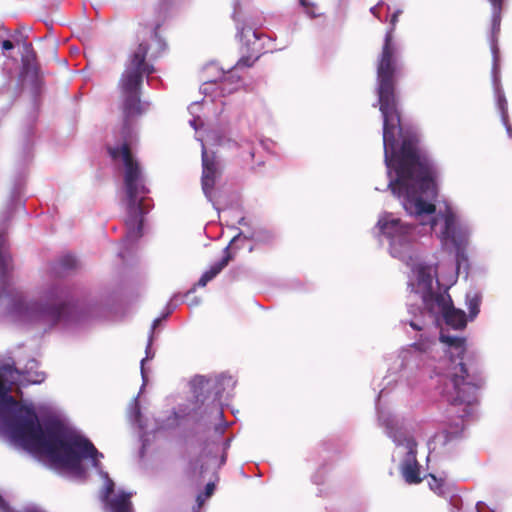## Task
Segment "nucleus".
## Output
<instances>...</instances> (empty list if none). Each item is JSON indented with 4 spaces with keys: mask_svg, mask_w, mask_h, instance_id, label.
<instances>
[{
    "mask_svg": "<svg viewBox=\"0 0 512 512\" xmlns=\"http://www.w3.org/2000/svg\"><path fill=\"white\" fill-rule=\"evenodd\" d=\"M481 295L478 293L469 294L466 297V304L469 311V318L473 320L480 312Z\"/></svg>",
    "mask_w": 512,
    "mask_h": 512,
    "instance_id": "18",
    "label": "nucleus"
},
{
    "mask_svg": "<svg viewBox=\"0 0 512 512\" xmlns=\"http://www.w3.org/2000/svg\"><path fill=\"white\" fill-rule=\"evenodd\" d=\"M492 5V25L493 29H499L501 22V12L503 0H488Z\"/></svg>",
    "mask_w": 512,
    "mask_h": 512,
    "instance_id": "19",
    "label": "nucleus"
},
{
    "mask_svg": "<svg viewBox=\"0 0 512 512\" xmlns=\"http://www.w3.org/2000/svg\"><path fill=\"white\" fill-rule=\"evenodd\" d=\"M78 266V262L73 255L67 254L59 259L57 263H55L52 268V274L55 276L61 275L63 272L71 271L76 269Z\"/></svg>",
    "mask_w": 512,
    "mask_h": 512,
    "instance_id": "16",
    "label": "nucleus"
},
{
    "mask_svg": "<svg viewBox=\"0 0 512 512\" xmlns=\"http://www.w3.org/2000/svg\"><path fill=\"white\" fill-rule=\"evenodd\" d=\"M3 50H11L14 48V44L10 40H4L1 44Z\"/></svg>",
    "mask_w": 512,
    "mask_h": 512,
    "instance_id": "27",
    "label": "nucleus"
},
{
    "mask_svg": "<svg viewBox=\"0 0 512 512\" xmlns=\"http://www.w3.org/2000/svg\"><path fill=\"white\" fill-rule=\"evenodd\" d=\"M108 153L112 159L121 158L124 164V185L127 195V216L125 226L126 238L136 240L142 236L144 201L143 195L149 192L146 188L139 163L134 159L130 145L123 143L121 146L109 147Z\"/></svg>",
    "mask_w": 512,
    "mask_h": 512,
    "instance_id": "4",
    "label": "nucleus"
},
{
    "mask_svg": "<svg viewBox=\"0 0 512 512\" xmlns=\"http://www.w3.org/2000/svg\"><path fill=\"white\" fill-rule=\"evenodd\" d=\"M299 1H300L301 5H303V6H306V5H307V3H306V1H305V0H299Z\"/></svg>",
    "mask_w": 512,
    "mask_h": 512,
    "instance_id": "38",
    "label": "nucleus"
},
{
    "mask_svg": "<svg viewBox=\"0 0 512 512\" xmlns=\"http://www.w3.org/2000/svg\"><path fill=\"white\" fill-rule=\"evenodd\" d=\"M216 429H217L220 433H222V432L224 431V428H223V427H221V426L217 427Z\"/></svg>",
    "mask_w": 512,
    "mask_h": 512,
    "instance_id": "37",
    "label": "nucleus"
},
{
    "mask_svg": "<svg viewBox=\"0 0 512 512\" xmlns=\"http://www.w3.org/2000/svg\"><path fill=\"white\" fill-rule=\"evenodd\" d=\"M402 10H396L390 18L381 54L377 64L378 99L383 116V145L385 163L394 169L396 178L388 187L398 197H403V207L410 215L433 214L436 206L423 199L437 196V169L412 138L403 139L400 148L395 149V129L400 126V113L395 93L398 71L396 46L393 42L398 18Z\"/></svg>",
    "mask_w": 512,
    "mask_h": 512,
    "instance_id": "1",
    "label": "nucleus"
},
{
    "mask_svg": "<svg viewBox=\"0 0 512 512\" xmlns=\"http://www.w3.org/2000/svg\"><path fill=\"white\" fill-rule=\"evenodd\" d=\"M239 239H240V236H239V235H238V236H236V237H234V238L232 239V241H231V244L236 243Z\"/></svg>",
    "mask_w": 512,
    "mask_h": 512,
    "instance_id": "36",
    "label": "nucleus"
},
{
    "mask_svg": "<svg viewBox=\"0 0 512 512\" xmlns=\"http://www.w3.org/2000/svg\"><path fill=\"white\" fill-rule=\"evenodd\" d=\"M499 105H500V108L501 110L504 112L505 110V105H506V100L504 97H500L499 98Z\"/></svg>",
    "mask_w": 512,
    "mask_h": 512,
    "instance_id": "32",
    "label": "nucleus"
},
{
    "mask_svg": "<svg viewBox=\"0 0 512 512\" xmlns=\"http://www.w3.org/2000/svg\"><path fill=\"white\" fill-rule=\"evenodd\" d=\"M219 164L216 160L215 155H208L205 148L202 150V177L201 184L203 192L206 196H210L217 177L220 175Z\"/></svg>",
    "mask_w": 512,
    "mask_h": 512,
    "instance_id": "9",
    "label": "nucleus"
},
{
    "mask_svg": "<svg viewBox=\"0 0 512 512\" xmlns=\"http://www.w3.org/2000/svg\"><path fill=\"white\" fill-rule=\"evenodd\" d=\"M214 489H215V485H214V483H208V484L206 485V487H205V495H206L207 497H210V496L213 494Z\"/></svg>",
    "mask_w": 512,
    "mask_h": 512,
    "instance_id": "26",
    "label": "nucleus"
},
{
    "mask_svg": "<svg viewBox=\"0 0 512 512\" xmlns=\"http://www.w3.org/2000/svg\"><path fill=\"white\" fill-rule=\"evenodd\" d=\"M6 508H7V504L4 501V499L2 498V496L0 495V509L6 510Z\"/></svg>",
    "mask_w": 512,
    "mask_h": 512,
    "instance_id": "34",
    "label": "nucleus"
},
{
    "mask_svg": "<svg viewBox=\"0 0 512 512\" xmlns=\"http://www.w3.org/2000/svg\"><path fill=\"white\" fill-rule=\"evenodd\" d=\"M422 302L424 309L429 314L436 316L444 313L452 299L447 291L435 292L433 289H429V291H423Z\"/></svg>",
    "mask_w": 512,
    "mask_h": 512,
    "instance_id": "10",
    "label": "nucleus"
},
{
    "mask_svg": "<svg viewBox=\"0 0 512 512\" xmlns=\"http://www.w3.org/2000/svg\"><path fill=\"white\" fill-rule=\"evenodd\" d=\"M428 483H429L430 488L434 492H436L438 494L443 493L444 481L442 479H437L434 475H430V481Z\"/></svg>",
    "mask_w": 512,
    "mask_h": 512,
    "instance_id": "23",
    "label": "nucleus"
},
{
    "mask_svg": "<svg viewBox=\"0 0 512 512\" xmlns=\"http://www.w3.org/2000/svg\"><path fill=\"white\" fill-rule=\"evenodd\" d=\"M10 386L5 387V394H0V402L6 406L14 407L18 405L17 400L9 394Z\"/></svg>",
    "mask_w": 512,
    "mask_h": 512,
    "instance_id": "22",
    "label": "nucleus"
},
{
    "mask_svg": "<svg viewBox=\"0 0 512 512\" xmlns=\"http://www.w3.org/2000/svg\"><path fill=\"white\" fill-rule=\"evenodd\" d=\"M149 49L148 43H139L130 54L119 79L118 85L123 98L122 111L126 122L142 114L140 93L143 78L155 72L153 65L146 62Z\"/></svg>",
    "mask_w": 512,
    "mask_h": 512,
    "instance_id": "5",
    "label": "nucleus"
},
{
    "mask_svg": "<svg viewBox=\"0 0 512 512\" xmlns=\"http://www.w3.org/2000/svg\"><path fill=\"white\" fill-rule=\"evenodd\" d=\"M439 339L442 343L454 348L457 357L460 358V362L452 367L448 376L442 392L443 397L451 406H464L462 414L440 434L443 437V443L446 444L461 436L464 430L463 418L470 414L469 407L478 403L479 391L483 388L485 381L476 363L463 361V355L466 352L465 338L441 333Z\"/></svg>",
    "mask_w": 512,
    "mask_h": 512,
    "instance_id": "3",
    "label": "nucleus"
},
{
    "mask_svg": "<svg viewBox=\"0 0 512 512\" xmlns=\"http://www.w3.org/2000/svg\"><path fill=\"white\" fill-rule=\"evenodd\" d=\"M11 438L29 451L45 454L54 464L73 471L82 469L81 461L91 459L92 466L100 468L103 454L94 444L61 423H51L43 430L33 408L20 406L18 412L6 421Z\"/></svg>",
    "mask_w": 512,
    "mask_h": 512,
    "instance_id": "2",
    "label": "nucleus"
},
{
    "mask_svg": "<svg viewBox=\"0 0 512 512\" xmlns=\"http://www.w3.org/2000/svg\"><path fill=\"white\" fill-rule=\"evenodd\" d=\"M404 446L407 453L401 464V474L408 484H419L422 481L420 475V464L417 461V442L413 437L404 439Z\"/></svg>",
    "mask_w": 512,
    "mask_h": 512,
    "instance_id": "7",
    "label": "nucleus"
},
{
    "mask_svg": "<svg viewBox=\"0 0 512 512\" xmlns=\"http://www.w3.org/2000/svg\"><path fill=\"white\" fill-rule=\"evenodd\" d=\"M160 323V319H155L153 321L152 330L155 329V327Z\"/></svg>",
    "mask_w": 512,
    "mask_h": 512,
    "instance_id": "35",
    "label": "nucleus"
},
{
    "mask_svg": "<svg viewBox=\"0 0 512 512\" xmlns=\"http://www.w3.org/2000/svg\"><path fill=\"white\" fill-rule=\"evenodd\" d=\"M7 386L3 376L0 374V394H5V387Z\"/></svg>",
    "mask_w": 512,
    "mask_h": 512,
    "instance_id": "30",
    "label": "nucleus"
},
{
    "mask_svg": "<svg viewBox=\"0 0 512 512\" xmlns=\"http://www.w3.org/2000/svg\"><path fill=\"white\" fill-rule=\"evenodd\" d=\"M114 490V483L110 482L106 487V495L105 497L108 498V496L113 492Z\"/></svg>",
    "mask_w": 512,
    "mask_h": 512,
    "instance_id": "31",
    "label": "nucleus"
},
{
    "mask_svg": "<svg viewBox=\"0 0 512 512\" xmlns=\"http://www.w3.org/2000/svg\"><path fill=\"white\" fill-rule=\"evenodd\" d=\"M158 5L160 10L167 11L172 5V0H160Z\"/></svg>",
    "mask_w": 512,
    "mask_h": 512,
    "instance_id": "25",
    "label": "nucleus"
},
{
    "mask_svg": "<svg viewBox=\"0 0 512 512\" xmlns=\"http://www.w3.org/2000/svg\"><path fill=\"white\" fill-rule=\"evenodd\" d=\"M380 5H381V2H379L378 4H376L375 6H373V7L370 9L371 13H372L375 17H377V18H379V7H380Z\"/></svg>",
    "mask_w": 512,
    "mask_h": 512,
    "instance_id": "29",
    "label": "nucleus"
},
{
    "mask_svg": "<svg viewBox=\"0 0 512 512\" xmlns=\"http://www.w3.org/2000/svg\"><path fill=\"white\" fill-rule=\"evenodd\" d=\"M231 260L230 254L227 252L226 256H224L219 262L215 263L210 267L209 270L205 271L200 279L198 280L197 285L199 287H205L208 282L214 279L229 263Z\"/></svg>",
    "mask_w": 512,
    "mask_h": 512,
    "instance_id": "14",
    "label": "nucleus"
},
{
    "mask_svg": "<svg viewBox=\"0 0 512 512\" xmlns=\"http://www.w3.org/2000/svg\"><path fill=\"white\" fill-rule=\"evenodd\" d=\"M23 46H24L25 54L26 53H36L31 43L24 42Z\"/></svg>",
    "mask_w": 512,
    "mask_h": 512,
    "instance_id": "28",
    "label": "nucleus"
},
{
    "mask_svg": "<svg viewBox=\"0 0 512 512\" xmlns=\"http://www.w3.org/2000/svg\"><path fill=\"white\" fill-rule=\"evenodd\" d=\"M23 69L28 73L30 71L37 73V55L36 53H26L22 56Z\"/></svg>",
    "mask_w": 512,
    "mask_h": 512,
    "instance_id": "20",
    "label": "nucleus"
},
{
    "mask_svg": "<svg viewBox=\"0 0 512 512\" xmlns=\"http://www.w3.org/2000/svg\"><path fill=\"white\" fill-rule=\"evenodd\" d=\"M409 325H410L414 330H417V331L422 330V327H421V326H419V325H418L417 323H415L414 321H411V322L409 323Z\"/></svg>",
    "mask_w": 512,
    "mask_h": 512,
    "instance_id": "33",
    "label": "nucleus"
},
{
    "mask_svg": "<svg viewBox=\"0 0 512 512\" xmlns=\"http://www.w3.org/2000/svg\"><path fill=\"white\" fill-rule=\"evenodd\" d=\"M378 227L381 233L391 240L409 235L414 228L412 225L403 224L400 219L389 218V216L379 219Z\"/></svg>",
    "mask_w": 512,
    "mask_h": 512,
    "instance_id": "11",
    "label": "nucleus"
},
{
    "mask_svg": "<svg viewBox=\"0 0 512 512\" xmlns=\"http://www.w3.org/2000/svg\"><path fill=\"white\" fill-rule=\"evenodd\" d=\"M443 239L451 242L457 252H461L467 245L468 232L461 227L453 212L447 211L444 214V229L442 231Z\"/></svg>",
    "mask_w": 512,
    "mask_h": 512,
    "instance_id": "8",
    "label": "nucleus"
},
{
    "mask_svg": "<svg viewBox=\"0 0 512 512\" xmlns=\"http://www.w3.org/2000/svg\"><path fill=\"white\" fill-rule=\"evenodd\" d=\"M445 323L453 329L461 330L466 327L467 317L463 310L453 306V302L449 304L442 314Z\"/></svg>",
    "mask_w": 512,
    "mask_h": 512,
    "instance_id": "13",
    "label": "nucleus"
},
{
    "mask_svg": "<svg viewBox=\"0 0 512 512\" xmlns=\"http://www.w3.org/2000/svg\"><path fill=\"white\" fill-rule=\"evenodd\" d=\"M259 57H260L259 54L255 55V56H253V55L242 56L237 61L235 66L233 67V71H237V70H239L241 68H245V67H252L253 64L259 59Z\"/></svg>",
    "mask_w": 512,
    "mask_h": 512,
    "instance_id": "21",
    "label": "nucleus"
},
{
    "mask_svg": "<svg viewBox=\"0 0 512 512\" xmlns=\"http://www.w3.org/2000/svg\"><path fill=\"white\" fill-rule=\"evenodd\" d=\"M69 290L62 286H53L45 291L44 303L38 308L39 316L50 323H57L67 312Z\"/></svg>",
    "mask_w": 512,
    "mask_h": 512,
    "instance_id": "6",
    "label": "nucleus"
},
{
    "mask_svg": "<svg viewBox=\"0 0 512 512\" xmlns=\"http://www.w3.org/2000/svg\"><path fill=\"white\" fill-rule=\"evenodd\" d=\"M225 378L216 377V378H206L204 376H199L195 378L196 385V393L197 398L203 396L205 392L213 395L214 400H219L222 396L221 386Z\"/></svg>",
    "mask_w": 512,
    "mask_h": 512,
    "instance_id": "12",
    "label": "nucleus"
},
{
    "mask_svg": "<svg viewBox=\"0 0 512 512\" xmlns=\"http://www.w3.org/2000/svg\"><path fill=\"white\" fill-rule=\"evenodd\" d=\"M130 498V493L121 492L114 498L108 500L107 504L110 512H133Z\"/></svg>",
    "mask_w": 512,
    "mask_h": 512,
    "instance_id": "15",
    "label": "nucleus"
},
{
    "mask_svg": "<svg viewBox=\"0 0 512 512\" xmlns=\"http://www.w3.org/2000/svg\"><path fill=\"white\" fill-rule=\"evenodd\" d=\"M417 283L418 286L423 288V291H429L433 289V277L428 267H420L417 271Z\"/></svg>",
    "mask_w": 512,
    "mask_h": 512,
    "instance_id": "17",
    "label": "nucleus"
},
{
    "mask_svg": "<svg viewBox=\"0 0 512 512\" xmlns=\"http://www.w3.org/2000/svg\"><path fill=\"white\" fill-rule=\"evenodd\" d=\"M249 33H252V36L254 37L255 40H258V35L256 34L255 31H252L251 28L245 30V28H242L239 32V35L241 38H244L246 37Z\"/></svg>",
    "mask_w": 512,
    "mask_h": 512,
    "instance_id": "24",
    "label": "nucleus"
}]
</instances>
